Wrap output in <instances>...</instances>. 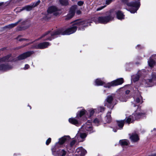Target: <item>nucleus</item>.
Returning <instances> with one entry per match:
<instances>
[{
    "mask_svg": "<svg viewBox=\"0 0 156 156\" xmlns=\"http://www.w3.org/2000/svg\"><path fill=\"white\" fill-rule=\"evenodd\" d=\"M125 122L128 123H130L131 122V118L128 117L126 118L125 120L117 121V124L119 127V129H122Z\"/></svg>",
    "mask_w": 156,
    "mask_h": 156,
    "instance_id": "1a4fd4ad",
    "label": "nucleus"
},
{
    "mask_svg": "<svg viewBox=\"0 0 156 156\" xmlns=\"http://www.w3.org/2000/svg\"><path fill=\"white\" fill-rule=\"evenodd\" d=\"M76 156H83L87 153L86 151L82 147H80L77 149L76 151Z\"/></svg>",
    "mask_w": 156,
    "mask_h": 156,
    "instance_id": "4468645a",
    "label": "nucleus"
},
{
    "mask_svg": "<svg viewBox=\"0 0 156 156\" xmlns=\"http://www.w3.org/2000/svg\"><path fill=\"white\" fill-rule=\"evenodd\" d=\"M28 106H29L30 107V109H31V106H30L29 105H28Z\"/></svg>",
    "mask_w": 156,
    "mask_h": 156,
    "instance_id": "de8ad7c7",
    "label": "nucleus"
},
{
    "mask_svg": "<svg viewBox=\"0 0 156 156\" xmlns=\"http://www.w3.org/2000/svg\"><path fill=\"white\" fill-rule=\"evenodd\" d=\"M156 79V73H153L152 76V80H142V82L141 83L142 85H146V84L148 83V82H151L152 81H154V80Z\"/></svg>",
    "mask_w": 156,
    "mask_h": 156,
    "instance_id": "6ab92c4d",
    "label": "nucleus"
},
{
    "mask_svg": "<svg viewBox=\"0 0 156 156\" xmlns=\"http://www.w3.org/2000/svg\"><path fill=\"white\" fill-rule=\"evenodd\" d=\"M121 1L122 2L126 4L128 6L134 8V10L130 11L131 13L136 12L138 9L140 5V2L139 1L129 2L128 0H121Z\"/></svg>",
    "mask_w": 156,
    "mask_h": 156,
    "instance_id": "39448f33",
    "label": "nucleus"
},
{
    "mask_svg": "<svg viewBox=\"0 0 156 156\" xmlns=\"http://www.w3.org/2000/svg\"><path fill=\"white\" fill-rule=\"evenodd\" d=\"M12 56L9 55L0 58V71H6L12 68V66L4 63L5 62L12 61Z\"/></svg>",
    "mask_w": 156,
    "mask_h": 156,
    "instance_id": "20e7f679",
    "label": "nucleus"
},
{
    "mask_svg": "<svg viewBox=\"0 0 156 156\" xmlns=\"http://www.w3.org/2000/svg\"><path fill=\"white\" fill-rule=\"evenodd\" d=\"M60 155L62 156H65L66 153V151L64 150H62L60 151Z\"/></svg>",
    "mask_w": 156,
    "mask_h": 156,
    "instance_id": "7c9ffc66",
    "label": "nucleus"
},
{
    "mask_svg": "<svg viewBox=\"0 0 156 156\" xmlns=\"http://www.w3.org/2000/svg\"><path fill=\"white\" fill-rule=\"evenodd\" d=\"M127 98L124 97H121L120 98L119 100L122 102H126L127 101Z\"/></svg>",
    "mask_w": 156,
    "mask_h": 156,
    "instance_id": "c756f323",
    "label": "nucleus"
},
{
    "mask_svg": "<svg viewBox=\"0 0 156 156\" xmlns=\"http://www.w3.org/2000/svg\"><path fill=\"white\" fill-rule=\"evenodd\" d=\"M94 122L98 126V124H99L100 122V120L96 118L94 120Z\"/></svg>",
    "mask_w": 156,
    "mask_h": 156,
    "instance_id": "473e14b6",
    "label": "nucleus"
},
{
    "mask_svg": "<svg viewBox=\"0 0 156 156\" xmlns=\"http://www.w3.org/2000/svg\"><path fill=\"white\" fill-rule=\"evenodd\" d=\"M21 21H22L21 19L19 20L16 22L15 23H12V24H10L9 25H7V26H6L4 27V28H9V29L12 28L13 27H14L16 26Z\"/></svg>",
    "mask_w": 156,
    "mask_h": 156,
    "instance_id": "b1692460",
    "label": "nucleus"
},
{
    "mask_svg": "<svg viewBox=\"0 0 156 156\" xmlns=\"http://www.w3.org/2000/svg\"><path fill=\"white\" fill-rule=\"evenodd\" d=\"M76 13L77 15H80L81 13V12L80 10H78L76 11Z\"/></svg>",
    "mask_w": 156,
    "mask_h": 156,
    "instance_id": "a19ab883",
    "label": "nucleus"
},
{
    "mask_svg": "<svg viewBox=\"0 0 156 156\" xmlns=\"http://www.w3.org/2000/svg\"><path fill=\"white\" fill-rule=\"evenodd\" d=\"M89 24V23L86 21L81 20H77L74 22L72 27L65 31H63V29L58 30L55 31H49L43 35L41 38L46 36L45 40L51 41L57 35H69L72 34L76 31L78 27L79 30H83L84 28L88 26Z\"/></svg>",
    "mask_w": 156,
    "mask_h": 156,
    "instance_id": "f257e3e1",
    "label": "nucleus"
},
{
    "mask_svg": "<svg viewBox=\"0 0 156 156\" xmlns=\"http://www.w3.org/2000/svg\"><path fill=\"white\" fill-rule=\"evenodd\" d=\"M139 76L138 75H136L135 76H133L132 77V79L133 80L134 82H136L139 79Z\"/></svg>",
    "mask_w": 156,
    "mask_h": 156,
    "instance_id": "c85d7f7f",
    "label": "nucleus"
},
{
    "mask_svg": "<svg viewBox=\"0 0 156 156\" xmlns=\"http://www.w3.org/2000/svg\"><path fill=\"white\" fill-rule=\"evenodd\" d=\"M142 98L140 95L139 94L134 98V101L132 102V105L133 107H135L137 105L136 104H141L143 102Z\"/></svg>",
    "mask_w": 156,
    "mask_h": 156,
    "instance_id": "f8f14e48",
    "label": "nucleus"
},
{
    "mask_svg": "<svg viewBox=\"0 0 156 156\" xmlns=\"http://www.w3.org/2000/svg\"><path fill=\"white\" fill-rule=\"evenodd\" d=\"M77 5H75L71 7V8L69 14L66 16V19L69 20L72 18L75 14V10L77 8Z\"/></svg>",
    "mask_w": 156,
    "mask_h": 156,
    "instance_id": "9d476101",
    "label": "nucleus"
},
{
    "mask_svg": "<svg viewBox=\"0 0 156 156\" xmlns=\"http://www.w3.org/2000/svg\"><path fill=\"white\" fill-rule=\"evenodd\" d=\"M76 141L75 140H73L70 143V145L71 147H72L75 143Z\"/></svg>",
    "mask_w": 156,
    "mask_h": 156,
    "instance_id": "c9c22d12",
    "label": "nucleus"
},
{
    "mask_svg": "<svg viewBox=\"0 0 156 156\" xmlns=\"http://www.w3.org/2000/svg\"><path fill=\"white\" fill-rule=\"evenodd\" d=\"M130 92V91L128 90H126V94H128Z\"/></svg>",
    "mask_w": 156,
    "mask_h": 156,
    "instance_id": "79ce46f5",
    "label": "nucleus"
},
{
    "mask_svg": "<svg viewBox=\"0 0 156 156\" xmlns=\"http://www.w3.org/2000/svg\"><path fill=\"white\" fill-rule=\"evenodd\" d=\"M87 111L84 109H82L81 110L78 112L76 117L78 118L81 117L82 116L85 115L86 116L85 119H87Z\"/></svg>",
    "mask_w": 156,
    "mask_h": 156,
    "instance_id": "f3484780",
    "label": "nucleus"
},
{
    "mask_svg": "<svg viewBox=\"0 0 156 156\" xmlns=\"http://www.w3.org/2000/svg\"><path fill=\"white\" fill-rule=\"evenodd\" d=\"M50 44L48 42H44L33 46L32 48L36 49H42L47 48L48 46H50Z\"/></svg>",
    "mask_w": 156,
    "mask_h": 156,
    "instance_id": "9b49d317",
    "label": "nucleus"
},
{
    "mask_svg": "<svg viewBox=\"0 0 156 156\" xmlns=\"http://www.w3.org/2000/svg\"><path fill=\"white\" fill-rule=\"evenodd\" d=\"M113 18L114 17L110 15L107 16L98 17L94 19V21L96 23L106 24L112 20Z\"/></svg>",
    "mask_w": 156,
    "mask_h": 156,
    "instance_id": "423d86ee",
    "label": "nucleus"
},
{
    "mask_svg": "<svg viewBox=\"0 0 156 156\" xmlns=\"http://www.w3.org/2000/svg\"><path fill=\"white\" fill-rule=\"evenodd\" d=\"M123 82V79L122 78L118 79L113 81L111 82L108 83L106 84L101 80L100 79H97L95 81V85H103L105 87L110 88L112 86H117L122 84Z\"/></svg>",
    "mask_w": 156,
    "mask_h": 156,
    "instance_id": "7ed1b4c3",
    "label": "nucleus"
},
{
    "mask_svg": "<svg viewBox=\"0 0 156 156\" xmlns=\"http://www.w3.org/2000/svg\"><path fill=\"white\" fill-rule=\"evenodd\" d=\"M95 109H94L93 108H91L90 109L88 110L89 112V114H88V113L87 112V117L90 118L94 114V113L95 112Z\"/></svg>",
    "mask_w": 156,
    "mask_h": 156,
    "instance_id": "393cba45",
    "label": "nucleus"
},
{
    "mask_svg": "<svg viewBox=\"0 0 156 156\" xmlns=\"http://www.w3.org/2000/svg\"><path fill=\"white\" fill-rule=\"evenodd\" d=\"M52 151L53 152H55V150L54 149V148H53L52 149Z\"/></svg>",
    "mask_w": 156,
    "mask_h": 156,
    "instance_id": "a18cd8bd",
    "label": "nucleus"
},
{
    "mask_svg": "<svg viewBox=\"0 0 156 156\" xmlns=\"http://www.w3.org/2000/svg\"><path fill=\"white\" fill-rule=\"evenodd\" d=\"M69 121L70 123L77 126H78L81 124V122H79L75 118H70L69 119Z\"/></svg>",
    "mask_w": 156,
    "mask_h": 156,
    "instance_id": "412c9836",
    "label": "nucleus"
},
{
    "mask_svg": "<svg viewBox=\"0 0 156 156\" xmlns=\"http://www.w3.org/2000/svg\"><path fill=\"white\" fill-rule=\"evenodd\" d=\"M112 1V0H106V4L107 5H109L110 4Z\"/></svg>",
    "mask_w": 156,
    "mask_h": 156,
    "instance_id": "e433bc0d",
    "label": "nucleus"
},
{
    "mask_svg": "<svg viewBox=\"0 0 156 156\" xmlns=\"http://www.w3.org/2000/svg\"><path fill=\"white\" fill-rule=\"evenodd\" d=\"M149 156H156V153L151 154V155H149Z\"/></svg>",
    "mask_w": 156,
    "mask_h": 156,
    "instance_id": "37998d69",
    "label": "nucleus"
},
{
    "mask_svg": "<svg viewBox=\"0 0 156 156\" xmlns=\"http://www.w3.org/2000/svg\"><path fill=\"white\" fill-rule=\"evenodd\" d=\"M3 2H1L0 3V8L2 6V5H3Z\"/></svg>",
    "mask_w": 156,
    "mask_h": 156,
    "instance_id": "c03bdc74",
    "label": "nucleus"
},
{
    "mask_svg": "<svg viewBox=\"0 0 156 156\" xmlns=\"http://www.w3.org/2000/svg\"><path fill=\"white\" fill-rule=\"evenodd\" d=\"M30 67L29 66L28 64H26L25 67L24 68V69H28Z\"/></svg>",
    "mask_w": 156,
    "mask_h": 156,
    "instance_id": "58836bf2",
    "label": "nucleus"
},
{
    "mask_svg": "<svg viewBox=\"0 0 156 156\" xmlns=\"http://www.w3.org/2000/svg\"><path fill=\"white\" fill-rule=\"evenodd\" d=\"M51 139L50 138H49L46 140V145H48L51 142Z\"/></svg>",
    "mask_w": 156,
    "mask_h": 156,
    "instance_id": "72a5a7b5",
    "label": "nucleus"
},
{
    "mask_svg": "<svg viewBox=\"0 0 156 156\" xmlns=\"http://www.w3.org/2000/svg\"><path fill=\"white\" fill-rule=\"evenodd\" d=\"M57 8L55 6H52L50 7L48 10V12L49 13H54L55 15L57 16L58 14Z\"/></svg>",
    "mask_w": 156,
    "mask_h": 156,
    "instance_id": "a211bd4d",
    "label": "nucleus"
},
{
    "mask_svg": "<svg viewBox=\"0 0 156 156\" xmlns=\"http://www.w3.org/2000/svg\"><path fill=\"white\" fill-rule=\"evenodd\" d=\"M113 131L114 132H116L117 131V130H116V129H113Z\"/></svg>",
    "mask_w": 156,
    "mask_h": 156,
    "instance_id": "49530a36",
    "label": "nucleus"
},
{
    "mask_svg": "<svg viewBox=\"0 0 156 156\" xmlns=\"http://www.w3.org/2000/svg\"><path fill=\"white\" fill-rule=\"evenodd\" d=\"M130 138L131 141L133 142H136L139 140V136L136 133H133L130 136Z\"/></svg>",
    "mask_w": 156,
    "mask_h": 156,
    "instance_id": "aec40b11",
    "label": "nucleus"
},
{
    "mask_svg": "<svg viewBox=\"0 0 156 156\" xmlns=\"http://www.w3.org/2000/svg\"><path fill=\"white\" fill-rule=\"evenodd\" d=\"M69 136H65L59 138V141L56 143V144L57 145L58 144H59L62 145L63 144L66 140L67 138H69Z\"/></svg>",
    "mask_w": 156,
    "mask_h": 156,
    "instance_id": "5701e85b",
    "label": "nucleus"
},
{
    "mask_svg": "<svg viewBox=\"0 0 156 156\" xmlns=\"http://www.w3.org/2000/svg\"><path fill=\"white\" fill-rule=\"evenodd\" d=\"M17 39L19 41H23V40H25V39H24V38H20V37H18L17 38Z\"/></svg>",
    "mask_w": 156,
    "mask_h": 156,
    "instance_id": "ea45409f",
    "label": "nucleus"
},
{
    "mask_svg": "<svg viewBox=\"0 0 156 156\" xmlns=\"http://www.w3.org/2000/svg\"><path fill=\"white\" fill-rule=\"evenodd\" d=\"M40 2V1L38 0L37 2L34 3L30 5L26 6L23 7L22 8V10H26L27 11H30L32 9V8L38 5Z\"/></svg>",
    "mask_w": 156,
    "mask_h": 156,
    "instance_id": "2eb2a0df",
    "label": "nucleus"
},
{
    "mask_svg": "<svg viewBox=\"0 0 156 156\" xmlns=\"http://www.w3.org/2000/svg\"><path fill=\"white\" fill-rule=\"evenodd\" d=\"M104 91L105 92V90H104Z\"/></svg>",
    "mask_w": 156,
    "mask_h": 156,
    "instance_id": "3c124183",
    "label": "nucleus"
},
{
    "mask_svg": "<svg viewBox=\"0 0 156 156\" xmlns=\"http://www.w3.org/2000/svg\"><path fill=\"white\" fill-rule=\"evenodd\" d=\"M105 6H106L105 5H104L103 6H102L101 7H99L97 9L96 11H98L101 10V9H103V8H104Z\"/></svg>",
    "mask_w": 156,
    "mask_h": 156,
    "instance_id": "f704fd0d",
    "label": "nucleus"
},
{
    "mask_svg": "<svg viewBox=\"0 0 156 156\" xmlns=\"http://www.w3.org/2000/svg\"><path fill=\"white\" fill-rule=\"evenodd\" d=\"M83 4V2L81 1H79L77 3V4L79 6L82 5Z\"/></svg>",
    "mask_w": 156,
    "mask_h": 156,
    "instance_id": "4c0bfd02",
    "label": "nucleus"
},
{
    "mask_svg": "<svg viewBox=\"0 0 156 156\" xmlns=\"http://www.w3.org/2000/svg\"><path fill=\"white\" fill-rule=\"evenodd\" d=\"M139 45H137V46L136 47V48H137V47H138V46Z\"/></svg>",
    "mask_w": 156,
    "mask_h": 156,
    "instance_id": "8fccbe9b",
    "label": "nucleus"
},
{
    "mask_svg": "<svg viewBox=\"0 0 156 156\" xmlns=\"http://www.w3.org/2000/svg\"><path fill=\"white\" fill-rule=\"evenodd\" d=\"M111 113V112H108L106 116V118L108 120H107V122H110L111 120V117L110 115V114Z\"/></svg>",
    "mask_w": 156,
    "mask_h": 156,
    "instance_id": "bb28decb",
    "label": "nucleus"
},
{
    "mask_svg": "<svg viewBox=\"0 0 156 156\" xmlns=\"http://www.w3.org/2000/svg\"><path fill=\"white\" fill-rule=\"evenodd\" d=\"M156 55H152L151 57H150L149 59V60L148 61V63L149 66L151 67H152L155 65V62L153 58L156 59Z\"/></svg>",
    "mask_w": 156,
    "mask_h": 156,
    "instance_id": "dca6fc26",
    "label": "nucleus"
},
{
    "mask_svg": "<svg viewBox=\"0 0 156 156\" xmlns=\"http://www.w3.org/2000/svg\"><path fill=\"white\" fill-rule=\"evenodd\" d=\"M119 143L122 146H126L128 145L129 142L127 140H122L119 141Z\"/></svg>",
    "mask_w": 156,
    "mask_h": 156,
    "instance_id": "a878e982",
    "label": "nucleus"
},
{
    "mask_svg": "<svg viewBox=\"0 0 156 156\" xmlns=\"http://www.w3.org/2000/svg\"><path fill=\"white\" fill-rule=\"evenodd\" d=\"M144 115V114L140 111V109L138 108L132 116H129L131 119V122H132L133 120H137L141 118Z\"/></svg>",
    "mask_w": 156,
    "mask_h": 156,
    "instance_id": "0eeeda50",
    "label": "nucleus"
},
{
    "mask_svg": "<svg viewBox=\"0 0 156 156\" xmlns=\"http://www.w3.org/2000/svg\"><path fill=\"white\" fill-rule=\"evenodd\" d=\"M116 15L117 18L119 20H122L124 19V15L122 11H118L116 12Z\"/></svg>",
    "mask_w": 156,
    "mask_h": 156,
    "instance_id": "4be33fe9",
    "label": "nucleus"
},
{
    "mask_svg": "<svg viewBox=\"0 0 156 156\" xmlns=\"http://www.w3.org/2000/svg\"><path fill=\"white\" fill-rule=\"evenodd\" d=\"M94 131L90 121L88 120L87 123L82 126L75 137V138L79 142H83L85 138L87 136L86 133H83V132H87V133H90Z\"/></svg>",
    "mask_w": 156,
    "mask_h": 156,
    "instance_id": "f03ea898",
    "label": "nucleus"
},
{
    "mask_svg": "<svg viewBox=\"0 0 156 156\" xmlns=\"http://www.w3.org/2000/svg\"><path fill=\"white\" fill-rule=\"evenodd\" d=\"M98 109L99 112H102L104 110L105 108L103 107L100 106L98 108Z\"/></svg>",
    "mask_w": 156,
    "mask_h": 156,
    "instance_id": "2f4dec72",
    "label": "nucleus"
},
{
    "mask_svg": "<svg viewBox=\"0 0 156 156\" xmlns=\"http://www.w3.org/2000/svg\"><path fill=\"white\" fill-rule=\"evenodd\" d=\"M113 97L112 96H107L105 101L104 104L105 106L112 109L114 105L113 102Z\"/></svg>",
    "mask_w": 156,
    "mask_h": 156,
    "instance_id": "6e6552de",
    "label": "nucleus"
},
{
    "mask_svg": "<svg viewBox=\"0 0 156 156\" xmlns=\"http://www.w3.org/2000/svg\"><path fill=\"white\" fill-rule=\"evenodd\" d=\"M33 52V51H29L24 53L18 57L17 59L18 60H22L25 59L27 57H29Z\"/></svg>",
    "mask_w": 156,
    "mask_h": 156,
    "instance_id": "ddd939ff",
    "label": "nucleus"
},
{
    "mask_svg": "<svg viewBox=\"0 0 156 156\" xmlns=\"http://www.w3.org/2000/svg\"><path fill=\"white\" fill-rule=\"evenodd\" d=\"M61 4L63 5H67L68 4L67 0H59Z\"/></svg>",
    "mask_w": 156,
    "mask_h": 156,
    "instance_id": "cd10ccee",
    "label": "nucleus"
},
{
    "mask_svg": "<svg viewBox=\"0 0 156 156\" xmlns=\"http://www.w3.org/2000/svg\"><path fill=\"white\" fill-rule=\"evenodd\" d=\"M156 129H154V130H155Z\"/></svg>",
    "mask_w": 156,
    "mask_h": 156,
    "instance_id": "09e8293b",
    "label": "nucleus"
}]
</instances>
